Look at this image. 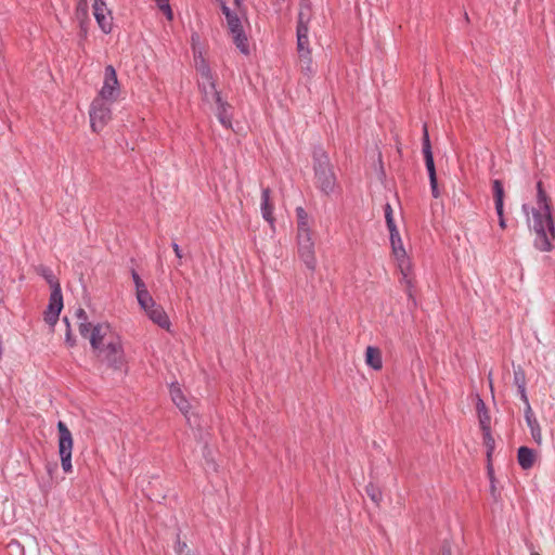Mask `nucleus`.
Listing matches in <instances>:
<instances>
[{
	"label": "nucleus",
	"instance_id": "obj_1",
	"mask_svg": "<svg viewBox=\"0 0 555 555\" xmlns=\"http://www.w3.org/2000/svg\"><path fill=\"white\" fill-rule=\"evenodd\" d=\"M529 228L534 232L533 245L540 251H551L555 240V225L551 210V199L543 190L542 182L537 183V206L531 210Z\"/></svg>",
	"mask_w": 555,
	"mask_h": 555
},
{
	"label": "nucleus",
	"instance_id": "obj_2",
	"mask_svg": "<svg viewBox=\"0 0 555 555\" xmlns=\"http://www.w3.org/2000/svg\"><path fill=\"white\" fill-rule=\"evenodd\" d=\"M92 351L102 364L114 371H122L126 357L120 338L114 336L106 323H98L89 336Z\"/></svg>",
	"mask_w": 555,
	"mask_h": 555
},
{
	"label": "nucleus",
	"instance_id": "obj_3",
	"mask_svg": "<svg viewBox=\"0 0 555 555\" xmlns=\"http://www.w3.org/2000/svg\"><path fill=\"white\" fill-rule=\"evenodd\" d=\"M221 11L225 17L227 27L232 36L234 44L243 54H248V40L242 25V17L245 14L244 8L241 7L238 10L236 7L231 9L228 5H222Z\"/></svg>",
	"mask_w": 555,
	"mask_h": 555
},
{
	"label": "nucleus",
	"instance_id": "obj_4",
	"mask_svg": "<svg viewBox=\"0 0 555 555\" xmlns=\"http://www.w3.org/2000/svg\"><path fill=\"white\" fill-rule=\"evenodd\" d=\"M314 171L318 188L326 195L334 192L336 178L332 171L328 157L322 152L314 153Z\"/></svg>",
	"mask_w": 555,
	"mask_h": 555
},
{
	"label": "nucleus",
	"instance_id": "obj_5",
	"mask_svg": "<svg viewBox=\"0 0 555 555\" xmlns=\"http://www.w3.org/2000/svg\"><path fill=\"white\" fill-rule=\"evenodd\" d=\"M59 431V454L61 457V465L65 473L73 470L72 466V451H73V436L66 424L62 421L57 423Z\"/></svg>",
	"mask_w": 555,
	"mask_h": 555
},
{
	"label": "nucleus",
	"instance_id": "obj_6",
	"mask_svg": "<svg viewBox=\"0 0 555 555\" xmlns=\"http://www.w3.org/2000/svg\"><path fill=\"white\" fill-rule=\"evenodd\" d=\"M297 253L306 268L313 272L317 268V258L312 231L297 233Z\"/></svg>",
	"mask_w": 555,
	"mask_h": 555
},
{
	"label": "nucleus",
	"instance_id": "obj_7",
	"mask_svg": "<svg viewBox=\"0 0 555 555\" xmlns=\"http://www.w3.org/2000/svg\"><path fill=\"white\" fill-rule=\"evenodd\" d=\"M120 94V85L113 65H106L104 69L103 85L96 98L109 103L115 102Z\"/></svg>",
	"mask_w": 555,
	"mask_h": 555
},
{
	"label": "nucleus",
	"instance_id": "obj_8",
	"mask_svg": "<svg viewBox=\"0 0 555 555\" xmlns=\"http://www.w3.org/2000/svg\"><path fill=\"white\" fill-rule=\"evenodd\" d=\"M108 101L95 98L90 107V122L93 131H101L105 125L109 121L112 116V109Z\"/></svg>",
	"mask_w": 555,
	"mask_h": 555
},
{
	"label": "nucleus",
	"instance_id": "obj_9",
	"mask_svg": "<svg viewBox=\"0 0 555 555\" xmlns=\"http://www.w3.org/2000/svg\"><path fill=\"white\" fill-rule=\"evenodd\" d=\"M423 154L425 158L426 169L429 176L431 193L433 196L437 198L439 196V192L437 186L436 168L427 125H424L423 127Z\"/></svg>",
	"mask_w": 555,
	"mask_h": 555
},
{
	"label": "nucleus",
	"instance_id": "obj_10",
	"mask_svg": "<svg viewBox=\"0 0 555 555\" xmlns=\"http://www.w3.org/2000/svg\"><path fill=\"white\" fill-rule=\"evenodd\" d=\"M63 308V296L61 291V285H56L54 289L51 291L50 299L48 308L44 312V321L53 326L59 320V315Z\"/></svg>",
	"mask_w": 555,
	"mask_h": 555
},
{
	"label": "nucleus",
	"instance_id": "obj_11",
	"mask_svg": "<svg viewBox=\"0 0 555 555\" xmlns=\"http://www.w3.org/2000/svg\"><path fill=\"white\" fill-rule=\"evenodd\" d=\"M92 8L99 27L104 34H109L113 29V16L105 0H93Z\"/></svg>",
	"mask_w": 555,
	"mask_h": 555
},
{
	"label": "nucleus",
	"instance_id": "obj_12",
	"mask_svg": "<svg viewBox=\"0 0 555 555\" xmlns=\"http://www.w3.org/2000/svg\"><path fill=\"white\" fill-rule=\"evenodd\" d=\"M538 459V453L533 449H530L528 447H520L517 451V461L519 466L528 470L533 467L535 464V461Z\"/></svg>",
	"mask_w": 555,
	"mask_h": 555
},
{
	"label": "nucleus",
	"instance_id": "obj_13",
	"mask_svg": "<svg viewBox=\"0 0 555 555\" xmlns=\"http://www.w3.org/2000/svg\"><path fill=\"white\" fill-rule=\"evenodd\" d=\"M146 315L152 320L155 324L160 326L162 328H168L170 325L169 318L162 306L155 304L153 308H150L145 311Z\"/></svg>",
	"mask_w": 555,
	"mask_h": 555
},
{
	"label": "nucleus",
	"instance_id": "obj_14",
	"mask_svg": "<svg viewBox=\"0 0 555 555\" xmlns=\"http://www.w3.org/2000/svg\"><path fill=\"white\" fill-rule=\"evenodd\" d=\"M260 208H261L262 218L272 225L274 222V217H273L274 208L271 203V191L269 188L262 189Z\"/></svg>",
	"mask_w": 555,
	"mask_h": 555
},
{
	"label": "nucleus",
	"instance_id": "obj_15",
	"mask_svg": "<svg viewBox=\"0 0 555 555\" xmlns=\"http://www.w3.org/2000/svg\"><path fill=\"white\" fill-rule=\"evenodd\" d=\"M309 27H306L304 23L301 22L300 25H297L296 28V36H297V52L298 55L310 53V42H309Z\"/></svg>",
	"mask_w": 555,
	"mask_h": 555
},
{
	"label": "nucleus",
	"instance_id": "obj_16",
	"mask_svg": "<svg viewBox=\"0 0 555 555\" xmlns=\"http://www.w3.org/2000/svg\"><path fill=\"white\" fill-rule=\"evenodd\" d=\"M170 396L173 401V403L178 406V409L188 416V413L190 411V403L184 397L181 388L179 385L172 384L170 386Z\"/></svg>",
	"mask_w": 555,
	"mask_h": 555
},
{
	"label": "nucleus",
	"instance_id": "obj_17",
	"mask_svg": "<svg viewBox=\"0 0 555 555\" xmlns=\"http://www.w3.org/2000/svg\"><path fill=\"white\" fill-rule=\"evenodd\" d=\"M199 88L203 93V99L207 103L220 102L221 95L219 91L216 89V85L214 80L209 81H199Z\"/></svg>",
	"mask_w": 555,
	"mask_h": 555
},
{
	"label": "nucleus",
	"instance_id": "obj_18",
	"mask_svg": "<svg viewBox=\"0 0 555 555\" xmlns=\"http://www.w3.org/2000/svg\"><path fill=\"white\" fill-rule=\"evenodd\" d=\"M215 104L217 105L216 115L219 122L225 128H231V105L228 102L223 101L222 98L220 99V102H215Z\"/></svg>",
	"mask_w": 555,
	"mask_h": 555
},
{
	"label": "nucleus",
	"instance_id": "obj_19",
	"mask_svg": "<svg viewBox=\"0 0 555 555\" xmlns=\"http://www.w3.org/2000/svg\"><path fill=\"white\" fill-rule=\"evenodd\" d=\"M75 315H76L77 321H78V330H79L80 335L83 338H88L89 339V336L92 333V331L95 327V325H93L92 323H90L88 321V315H87L86 311L82 308L77 309L76 312H75Z\"/></svg>",
	"mask_w": 555,
	"mask_h": 555
},
{
	"label": "nucleus",
	"instance_id": "obj_20",
	"mask_svg": "<svg viewBox=\"0 0 555 555\" xmlns=\"http://www.w3.org/2000/svg\"><path fill=\"white\" fill-rule=\"evenodd\" d=\"M365 363L374 370L383 367L382 352L378 348L369 346L365 350Z\"/></svg>",
	"mask_w": 555,
	"mask_h": 555
},
{
	"label": "nucleus",
	"instance_id": "obj_21",
	"mask_svg": "<svg viewBox=\"0 0 555 555\" xmlns=\"http://www.w3.org/2000/svg\"><path fill=\"white\" fill-rule=\"evenodd\" d=\"M514 385L518 388V392L522 402H527L526 374L519 365L514 367Z\"/></svg>",
	"mask_w": 555,
	"mask_h": 555
},
{
	"label": "nucleus",
	"instance_id": "obj_22",
	"mask_svg": "<svg viewBox=\"0 0 555 555\" xmlns=\"http://www.w3.org/2000/svg\"><path fill=\"white\" fill-rule=\"evenodd\" d=\"M296 217H297V233L310 232V221L308 214L302 207L296 208Z\"/></svg>",
	"mask_w": 555,
	"mask_h": 555
},
{
	"label": "nucleus",
	"instance_id": "obj_23",
	"mask_svg": "<svg viewBox=\"0 0 555 555\" xmlns=\"http://www.w3.org/2000/svg\"><path fill=\"white\" fill-rule=\"evenodd\" d=\"M493 196L495 202V210L496 214H501L503 210V199H504V189L503 184L500 180H494L492 182Z\"/></svg>",
	"mask_w": 555,
	"mask_h": 555
},
{
	"label": "nucleus",
	"instance_id": "obj_24",
	"mask_svg": "<svg viewBox=\"0 0 555 555\" xmlns=\"http://www.w3.org/2000/svg\"><path fill=\"white\" fill-rule=\"evenodd\" d=\"M299 67L301 73L307 76H312L315 73V66L312 61L311 52L298 55Z\"/></svg>",
	"mask_w": 555,
	"mask_h": 555
},
{
	"label": "nucleus",
	"instance_id": "obj_25",
	"mask_svg": "<svg viewBox=\"0 0 555 555\" xmlns=\"http://www.w3.org/2000/svg\"><path fill=\"white\" fill-rule=\"evenodd\" d=\"M311 3L306 0H300V9L298 13L297 25H300L301 21L306 27H309V23L311 21Z\"/></svg>",
	"mask_w": 555,
	"mask_h": 555
},
{
	"label": "nucleus",
	"instance_id": "obj_26",
	"mask_svg": "<svg viewBox=\"0 0 555 555\" xmlns=\"http://www.w3.org/2000/svg\"><path fill=\"white\" fill-rule=\"evenodd\" d=\"M137 300L141 309L145 312L147 309L153 308L156 304L153 297L151 296L150 292L146 289H143L141 292H135Z\"/></svg>",
	"mask_w": 555,
	"mask_h": 555
},
{
	"label": "nucleus",
	"instance_id": "obj_27",
	"mask_svg": "<svg viewBox=\"0 0 555 555\" xmlns=\"http://www.w3.org/2000/svg\"><path fill=\"white\" fill-rule=\"evenodd\" d=\"M477 411L479 415V423L481 429L490 427V415L486 409V405L481 399H478Z\"/></svg>",
	"mask_w": 555,
	"mask_h": 555
},
{
	"label": "nucleus",
	"instance_id": "obj_28",
	"mask_svg": "<svg viewBox=\"0 0 555 555\" xmlns=\"http://www.w3.org/2000/svg\"><path fill=\"white\" fill-rule=\"evenodd\" d=\"M390 243L392 247V253L396 256V258L401 259L405 257V250L399 234V231L397 232V235L390 236Z\"/></svg>",
	"mask_w": 555,
	"mask_h": 555
},
{
	"label": "nucleus",
	"instance_id": "obj_29",
	"mask_svg": "<svg viewBox=\"0 0 555 555\" xmlns=\"http://www.w3.org/2000/svg\"><path fill=\"white\" fill-rule=\"evenodd\" d=\"M527 425L530 428V434L534 442L539 446L542 444V430L539 422L537 420H531L530 423H527Z\"/></svg>",
	"mask_w": 555,
	"mask_h": 555
},
{
	"label": "nucleus",
	"instance_id": "obj_30",
	"mask_svg": "<svg viewBox=\"0 0 555 555\" xmlns=\"http://www.w3.org/2000/svg\"><path fill=\"white\" fill-rule=\"evenodd\" d=\"M196 69H197L198 74L201 75V81L214 80L211 70H210L209 66L207 65V63L205 62V60L202 59L199 63H196Z\"/></svg>",
	"mask_w": 555,
	"mask_h": 555
},
{
	"label": "nucleus",
	"instance_id": "obj_31",
	"mask_svg": "<svg viewBox=\"0 0 555 555\" xmlns=\"http://www.w3.org/2000/svg\"><path fill=\"white\" fill-rule=\"evenodd\" d=\"M39 271H40V274L49 283V285L51 286L52 289H54V287L56 285H60L59 281L55 279V276H54V274H53L51 269H49L47 267H41Z\"/></svg>",
	"mask_w": 555,
	"mask_h": 555
},
{
	"label": "nucleus",
	"instance_id": "obj_32",
	"mask_svg": "<svg viewBox=\"0 0 555 555\" xmlns=\"http://www.w3.org/2000/svg\"><path fill=\"white\" fill-rule=\"evenodd\" d=\"M481 430L483 434V442H485V446L487 447V455H488V457H490V455L494 449V439L491 436L490 427H488L487 429H481Z\"/></svg>",
	"mask_w": 555,
	"mask_h": 555
},
{
	"label": "nucleus",
	"instance_id": "obj_33",
	"mask_svg": "<svg viewBox=\"0 0 555 555\" xmlns=\"http://www.w3.org/2000/svg\"><path fill=\"white\" fill-rule=\"evenodd\" d=\"M366 494L371 498L374 503H378L382 500V492L378 488L373 485H369L365 488Z\"/></svg>",
	"mask_w": 555,
	"mask_h": 555
},
{
	"label": "nucleus",
	"instance_id": "obj_34",
	"mask_svg": "<svg viewBox=\"0 0 555 555\" xmlns=\"http://www.w3.org/2000/svg\"><path fill=\"white\" fill-rule=\"evenodd\" d=\"M159 10L164 12L168 20H172V11L169 4V0H158L156 1Z\"/></svg>",
	"mask_w": 555,
	"mask_h": 555
},
{
	"label": "nucleus",
	"instance_id": "obj_35",
	"mask_svg": "<svg viewBox=\"0 0 555 555\" xmlns=\"http://www.w3.org/2000/svg\"><path fill=\"white\" fill-rule=\"evenodd\" d=\"M131 275H132V280L134 282L135 291L137 292H141L143 289H146L145 283L142 281L140 275L134 270L132 271Z\"/></svg>",
	"mask_w": 555,
	"mask_h": 555
},
{
	"label": "nucleus",
	"instance_id": "obj_36",
	"mask_svg": "<svg viewBox=\"0 0 555 555\" xmlns=\"http://www.w3.org/2000/svg\"><path fill=\"white\" fill-rule=\"evenodd\" d=\"M64 322L66 323L67 325V331H66V334H65V341L66 344L69 346V347H74L75 344H76V339L74 338L73 334H72V331H70V327H69V323H68V320L67 318H64Z\"/></svg>",
	"mask_w": 555,
	"mask_h": 555
},
{
	"label": "nucleus",
	"instance_id": "obj_37",
	"mask_svg": "<svg viewBox=\"0 0 555 555\" xmlns=\"http://www.w3.org/2000/svg\"><path fill=\"white\" fill-rule=\"evenodd\" d=\"M87 13H88L87 0H82L79 2L78 7H77V11H76L77 17L78 18L86 17Z\"/></svg>",
	"mask_w": 555,
	"mask_h": 555
},
{
	"label": "nucleus",
	"instance_id": "obj_38",
	"mask_svg": "<svg viewBox=\"0 0 555 555\" xmlns=\"http://www.w3.org/2000/svg\"><path fill=\"white\" fill-rule=\"evenodd\" d=\"M526 404L525 409V420L526 423H530L531 420H537L533 415L532 409L530 406L529 400L527 399V402H524Z\"/></svg>",
	"mask_w": 555,
	"mask_h": 555
},
{
	"label": "nucleus",
	"instance_id": "obj_39",
	"mask_svg": "<svg viewBox=\"0 0 555 555\" xmlns=\"http://www.w3.org/2000/svg\"><path fill=\"white\" fill-rule=\"evenodd\" d=\"M386 224H387V228L389 230L390 236H393V235L396 236L397 232H398V229H397V225L395 223L393 218H388L386 220Z\"/></svg>",
	"mask_w": 555,
	"mask_h": 555
},
{
	"label": "nucleus",
	"instance_id": "obj_40",
	"mask_svg": "<svg viewBox=\"0 0 555 555\" xmlns=\"http://www.w3.org/2000/svg\"><path fill=\"white\" fill-rule=\"evenodd\" d=\"M171 247L175 251L176 257L179 260H181L183 258V254H182V249L180 248V246L176 242H172ZM179 264H181V261H179Z\"/></svg>",
	"mask_w": 555,
	"mask_h": 555
},
{
	"label": "nucleus",
	"instance_id": "obj_41",
	"mask_svg": "<svg viewBox=\"0 0 555 555\" xmlns=\"http://www.w3.org/2000/svg\"><path fill=\"white\" fill-rule=\"evenodd\" d=\"M186 547H188V545L185 542L178 541L175 546V551L177 554L181 555Z\"/></svg>",
	"mask_w": 555,
	"mask_h": 555
},
{
	"label": "nucleus",
	"instance_id": "obj_42",
	"mask_svg": "<svg viewBox=\"0 0 555 555\" xmlns=\"http://www.w3.org/2000/svg\"><path fill=\"white\" fill-rule=\"evenodd\" d=\"M384 211H385V219H386V220H387L388 218H393V216H392V214H393V212H392V208H391V206H390V204H389V203H387V204L385 205V207H384Z\"/></svg>",
	"mask_w": 555,
	"mask_h": 555
},
{
	"label": "nucleus",
	"instance_id": "obj_43",
	"mask_svg": "<svg viewBox=\"0 0 555 555\" xmlns=\"http://www.w3.org/2000/svg\"><path fill=\"white\" fill-rule=\"evenodd\" d=\"M498 217H499V224H500V227L502 229H505L506 228V223H505L503 210L501 211V214H498Z\"/></svg>",
	"mask_w": 555,
	"mask_h": 555
},
{
	"label": "nucleus",
	"instance_id": "obj_44",
	"mask_svg": "<svg viewBox=\"0 0 555 555\" xmlns=\"http://www.w3.org/2000/svg\"><path fill=\"white\" fill-rule=\"evenodd\" d=\"M233 2H234V7H236L240 10L241 7H243L244 0H233Z\"/></svg>",
	"mask_w": 555,
	"mask_h": 555
},
{
	"label": "nucleus",
	"instance_id": "obj_45",
	"mask_svg": "<svg viewBox=\"0 0 555 555\" xmlns=\"http://www.w3.org/2000/svg\"><path fill=\"white\" fill-rule=\"evenodd\" d=\"M216 1L220 3L221 9H222V5H227L225 0H216Z\"/></svg>",
	"mask_w": 555,
	"mask_h": 555
},
{
	"label": "nucleus",
	"instance_id": "obj_46",
	"mask_svg": "<svg viewBox=\"0 0 555 555\" xmlns=\"http://www.w3.org/2000/svg\"><path fill=\"white\" fill-rule=\"evenodd\" d=\"M522 210H524V212H525L526 215H528V214H529V212H528V205L524 204V205H522Z\"/></svg>",
	"mask_w": 555,
	"mask_h": 555
},
{
	"label": "nucleus",
	"instance_id": "obj_47",
	"mask_svg": "<svg viewBox=\"0 0 555 555\" xmlns=\"http://www.w3.org/2000/svg\"><path fill=\"white\" fill-rule=\"evenodd\" d=\"M492 373L490 372L489 375H488V378H489V384H490V388L492 389Z\"/></svg>",
	"mask_w": 555,
	"mask_h": 555
},
{
	"label": "nucleus",
	"instance_id": "obj_48",
	"mask_svg": "<svg viewBox=\"0 0 555 555\" xmlns=\"http://www.w3.org/2000/svg\"><path fill=\"white\" fill-rule=\"evenodd\" d=\"M80 27H81V29L86 33V29H85V27H83V22H81Z\"/></svg>",
	"mask_w": 555,
	"mask_h": 555
},
{
	"label": "nucleus",
	"instance_id": "obj_49",
	"mask_svg": "<svg viewBox=\"0 0 555 555\" xmlns=\"http://www.w3.org/2000/svg\"><path fill=\"white\" fill-rule=\"evenodd\" d=\"M489 475L492 478V470L491 469H489Z\"/></svg>",
	"mask_w": 555,
	"mask_h": 555
},
{
	"label": "nucleus",
	"instance_id": "obj_50",
	"mask_svg": "<svg viewBox=\"0 0 555 555\" xmlns=\"http://www.w3.org/2000/svg\"><path fill=\"white\" fill-rule=\"evenodd\" d=\"M531 555H540V554H538V553H533V554H531Z\"/></svg>",
	"mask_w": 555,
	"mask_h": 555
},
{
	"label": "nucleus",
	"instance_id": "obj_51",
	"mask_svg": "<svg viewBox=\"0 0 555 555\" xmlns=\"http://www.w3.org/2000/svg\"><path fill=\"white\" fill-rule=\"evenodd\" d=\"M307 2H310V0H306Z\"/></svg>",
	"mask_w": 555,
	"mask_h": 555
}]
</instances>
